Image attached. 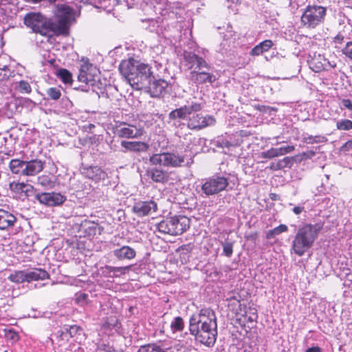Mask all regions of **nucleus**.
<instances>
[{"label":"nucleus","mask_w":352,"mask_h":352,"mask_svg":"<svg viewBox=\"0 0 352 352\" xmlns=\"http://www.w3.org/2000/svg\"><path fill=\"white\" fill-rule=\"evenodd\" d=\"M189 331L195 340L208 347L213 346L217 336V322L214 311L209 308L201 309L192 314L189 320Z\"/></svg>","instance_id":"obj_1"},{"label":"nucleus","mask_w":352,"mask_h":352,"mask_svg":"<svg viewBox=\"0 0 352 352\" xmlns=\"http://www.w3.org/2000/svg\"><path fill=\"white\" fill-rule=\"evenodd\" d=\"M121 75L134 89L142 90L153 78L152 67L133 58L123 60L119 67Z\"/></svg>","instance_id":"obj_2"},{"label":"nucleus","mask_w":352,"mask_h":352,"mask_svg":"<svg viewBox=\"0 0 352 352\" xmlns=\"http://www.w3.org/2000/svg\"><path fill=\"white\" fill-rule=\"evenodd\" d=\"M323 228L322 223H307L299 228L292 241L291 251L302 256L314 245Z\"/></svg>","instance_id":"obj_3"},{"label":"nucleus","mask_w":352,"mask_h":352,"mask_svg":"<svg viewBox=\"0 0 352 352\" xmlns=\"http://www.w3.org/2000/svg\"><path fill=\"white\" fill-rule=\"evenodd\" d=\"M190 220L184 215L174 216L166 218L156 224L157 230L170 235H179L190 227Z\"/></svg>","instance_id":"obj_4"},{"label":"nucleus","mask_w":352,"mask_h":352,"mask_svg":"<svg viewBox=\"0 0 352 352\" xmlns=\"http://www.w3.org/2000/svg\"><path fill=\"white\" fill-rule=\"evenodd\" d=\"M23 22L36 34H39L47 38H50L54 35L52 21L47 20L39 12L28 13L24 16Z\"/></svg>","instance_id":"obj_5"},{"label":"nucleus","mask_w":352,"mask_h":352,"mask_svg":"<svg viewBox=\"0 0 352 352\" xmlns=\"http://www.w3.org/2000/svg\"><path fill=\"white\" fill-rule=\"evenodd\" d=\"M73 17V10L66 5H58L56 20L52 21L54 34L65 35L68 32L69 23Z\"/></svg>","instance_id":"obj_6"},{"label":"nucleus","mask_w":352,"mask_h":352,"mask_svg":"<svg viewBox=\"0 0 352 352\" xmlns=\"http://www.w3.org/2000/svg\"><path fill=\"white\" fill-rule=\"evenodd\" d=\"M326 15V8L320 6H309L301 16L302 23L309 28H314L321 24Z\"/></svg>","instance_id":"obj_7"},{"label":"nucleus","mask_w":352,"mask_h":352,"mask_svg":"<svg viewBox=\"0 0 352 352\" xmlns=\"http://www.w3.org/2000/svg\"><path fill=\"white\" fill-rule=\"evenodd\" d=\"M228 184L227 177L217 174L203 180L201 189L206 196L209 197L225 190Z\"/></svg>","instance_id":"obj_8"},{"label":"nucleus","mask_w":352,"mask_h":352,"mask_svg":"<svg viewBox=\"0 0 352 352\" xmlns=\"http://www.w3.org/2000/svg\"><path fill=\"white\" fill-rule=\"evenodd\" d=\"M203 105L198 102H192L190 105H184L173 110L168 114L169 123L177 126L181 124L177 119L185 120L192 113H196L202 109Z\"/></svg>","instance_id":"obj_9"},{"label":"nucleus","mask_w":352,"mask_h":352,"mask_svg":"<svg viewBox=\"0 0 352 352\" xmlns=\"http://www.w3.org/2000/svg\"><path fill=\"white\" fill-rule=\"evenodd\" d=\"M216 120L212 116H203L201 113H192L188 116L187 127L193 131H199L215 124Z\"/></svg>","instance_id":"obj_10"},{"label":"nucleus","mask_w":352,"mask_h":352,"mask_svg":"<svg viewBox=\"0 0 352 352\" xmlns=\"http://www.w3.org/2000/svg\"><path fill=\"white\" fill-rule=\"evenodd\" d=\"M35 199L40 204L50 207L60 206L66 201L65 195L56 192L37 193Z\"/></svg>","instance_id":"obj_11"},{"label":"nucleus","mask_w":352,"mask_h":352,"mask_svg":"<svg viewBox=\"0 0 352 352\" xmlns=\"http://www.w3.org/2000/svg\"><path fill=\"white\" fill-rule=\"evenodd\" d=\"M184 58L188 65V69H191V72H197V71L203 69L210 70V69L209 64L205 59L193 52H184Z\"/></svg>","instance_id":"obj_12"},{"label":"nucleus","mask_w":352,"mask_h":352,"mask_svg":"<svg viewBox=\"0 0 352 352\" xmlns=\"http://www.w3.org/2000/svg\"><path fill=\"white\" fill-rule=\"evenodd\" d=\"M116 134L122 138H137L142 136L144 133V129L141 127H137L132 124L121 123L117 126Z\"/></svg>","instance_id":"obj_13"},{"label":"nucleus","mask_w":352,"mask_h":352,"mask_svg":"<svg viewBox=\"0 0 352 352\" xmlns=\"http://www.w3.org/2000/svg\"><path fill=\"white\" fill-rule=\"evenodd\" d=\"M168 86V82L163 79H149L148 85L144 87L142 90L148 92L152 97H159L165 91Z\"/></svg>","instance_id":"obj_14"},{"label":"nucleus","mask_w":352,"mask_h":352,"mask_svg":"<svg viewBox=\"0 0 352 352\" xmlns=\"http://www.w3.org/2000/svg\"><path fill=\"white\" fill-rule=\"evenodd\" d=\"M157 205L154 201H138L133 206V212L138 217H144L155 212Z\"/></svg>","instance_id":"obj_15"},{"label":"nucleus","mask_w":352,"mask_h":352,"mask_svg":"<svg viewBox=\"0 0 352 352\" xmlns=\"http://www.w3.org/2000/svg\"><path fill=\"white\" fill-rule=\"evenodd\" d=\"M189 76L190 79L197 84H212L217 79L215 76L207 69L197 71V72H190Z\"/></svg>","instance_id":"obj_16"},{"label":"nucleus","mask_w":352,"mask_h":352,"mask_svg":"<svg viewBox=\"0 0 352 352\" xmlns=\"http://www.w3.org/2000/svg\"><path fill=\"white\" fill-rule=\"evenodd\" d=\"M295 147L294 146H282L280 148H271L266 151L261 153V157L267 159H272L274 157L284 155L287 153H292L294 151Z\"/></svg>","instance_id":"obj_17"},{"label":"nucleus","mask_w":352,"mask_h":352,"mask_svg":"<svg viewBox=\"0 0 352 352\" xmlns=\"http://www.w3.org/2000/svg\"><path fill=\"white\" fill-rule=\"evenodd\" d=\"M121 146L126 151H132L135 153H144L146 152L149 148L147 143L144 142H130V141H122Z\"/></svg>","instance_id":"obj_18"},{"label":"nucleus","mask_w":352,"mask_h":352,"mask_svg":"<svg viewBox=\"0 0 352 352\" xmlns=\"http://www.w3.org/2000/svg\"><path fill=\"white\" fill-rule=\"evenodd\" d=\"M112 254L119 261L131 260L136 255L135 250L128 245L113 250Z\"/></svg>","instance_id":"obj_19"},{"label":"nucleus","mask_w":352,"mask_h":352,"mask_svg":"<svg viewBox=\"0 0 352 352\" xmlns=\"http://www.w3.org/2000/svg\"><path fill=\"white\" fill-rule=\"evenodd\" d=\"M43 169V163L38 160H34L25 162V167L23 170V175L33 176Z\"/></svg>","instance_id":"obj_20"},{"label":"nucleus","mask_w":352,"mask_h":352,"mask_svg":"<svg viewBox=\"0 0 352 352\" xmlns=\"http://www.w3.org/2000/svg\"><path fill=\"white\" fill-rule=\"evenodd\" d=\"M16 221V217L12 213L0 209V230L12 228Z\"/></svg>","instance_id":"obj_21"},{"label":"nucleus","mask_w":352,"mask_h":352,"mask_svg":"<svg viewBox=\"0 0 352 352\" xmlns=\"http://www.w3.org/2000/svg\"><path fill=\"white\" fill-rule=\"evenodd\" d=\"M127 268V267H112L109 265H104L100 268L99 272L104 277L114 278L124 274Z\"/></svg>","instance_id":"obj_22"},{"label":"nucleus","mask_w":352,"mask_h":352,"mask_svg":"<svg viewBox=\"0 0 352 352\" xmlns=\"http://www.w3.org/2000/svg\"><path fill=\"white\" fill-rule=\"evenodd\" d=\"M146 175L154 182L157 183H166L168 178L166 171L157 168H148L146 170Z\"/></svg>","instance_id":"obj_23"},{"label":"nucleus","mask_w":352,"mask_h":352,"mask_svg":"<svg viewBox=\"0 0 352 352\" xmlns=\"http://www.w3.org/2000/svg\"><path fill=\"white\" fill-rule=\"evenodd\" d=\"M83 174L87 177L96 181L104 180L107 177L106 172L97 166L85 168Z\"/></svg>","instance_id":"obj_24"},{"label":"nucleus","mask_w":352,"mask_h":352,"mask_svg":"<svg viewBox=\"0 0 352 352\" xmlns=\"http://www.w3.org/2000/svg\"><path fill=\"white\" fill-rule=\"evenodd\" d=\"M164 166L179 167L185 162V157L183 155H178L171 153H164Z\"/></svg>","instance_id":"obj_25"},{"label":"nucleus","mask_w":352,"mask_h":352,"mask_svg":"<svg viewBox=\"0 0 352 352\" xmlns=\"http://www.w3.org/2000/svg\"><path fill=\"white\" fill-rule=\"evenodd\" d=\"M28 282L32 280H45L49 278L50 275L47 272L41 268H34L26 271Z\"/></svg>","instance_id":"obj_26"},{"label":"nucleus","mask_w":352,"mask_h":352,"mask_svg":"<svg viewBox=\"0 0 352 352\" xmlns=\"http://www.w3.org/2000/svg\"><path fill=\"white\" fill-rule=\"evenodd\" d=\"M10 188L12 191L16 193H25L27 196H28L29 192L32 191V190L34 189L32 186L25 184L23 182H12L10 184Z\"/></svg>","instance_id":"obj_27"},{"label":"nucleus","mask_w":352,"mask_h":352,"mask_svg":"<svg viewBox=\"0 0 352 352\" xmlns=\"http://www.w3.org/2000/svg\"><path fill=\"white\" fill-rule=\"evenodd\" d=\"M327 63H329L328 60L318 56V58H314L310 62V67L315 72H320L323 70H327Z\"/></svg>","instance_id":"obj_28"},{"label":"nucleus","mask_w":352,"mask_h":352,"mask_svg":"<svg viewBox=\"0 0 352 352\" xmlns=\"http://www.w3.org/2000/svg\"><path fill=\"white\" fill-rule=\"evenodd\" d=\"M273 45L271 40H265L256 45L250 52L252 56H259L263 52L268 51Z\"/></svg>","instance_id":"obj_29"},{"label":"nucleus","mask_w":352,"mask_h":352,"mask_svg":"<svg viewBox=\"0 0 352 352\" xmlns=\"http://www.w3.org/2000/svg\"><path fill=\"white\" fill-rule=\"evenodd\" d=\"M190 335V333H189L188 331H186L177 336L178 338L177 340L179 342V344H175L174 346V349L177 351V352L179 351V348L186 347V345L190 344L192 342Z\"/></svg>","instance_id":"obj_30"},{"label":"nucleus","mask_w":352,"mask_h":352,"mask_svg":"<svg viewBox=\"0 0 352 352\" xmlns=\"http://www.w3.org/2000/svg\"><path fill=\"white\" fill-rule=\"evenodd\" d=\"M25 165V161L14 159L10 161L9 167L12 173L23 175V170Z\"/></svg>","instance_id":"obj_31"},{"label":"nucleus","mask_w":352,"mask_h":352,"mask_svg":"<svg viewBox=\"0 0 352 352\" xmlns=\"http://www.w3.org/2000/svg\"><path fill=\"white\" fill-rule=\"evenodd\" d=\"M170 327L173 333L183 331L185 327L184 319L180 316L174 318L170 322Z\"/></svg>","instance_id":"obj_32"},{"label":"nucleus","mask_w":352,"mask_h":352,"mask_svg":"<svg viewBox=\"0 0 352 352\" xmlns=\"http://www.w3.org/2000/svg\"><path fill=\"white\" fill-rule=\"evenodd\" d=\"M8 279L12 282L16 283L28 282L26 271L15 272L14 274H12L8 276Z\"/></svg>","instance_id":"obj_33"},{"label":"nucleus","mask_w":352,"mask_h":352,"mask_svg":"<svg viewBox=\"0 0 352 352\" xmlns=\"http://www.w3.org/2000/svg\"><path fill=\"white\" fill-rule=\"evenodd\" d=\"M288 230L287 226L285 224H280L275 228L269 230L267 232L266 238L270 239L274 238L275 236L278 235L283 232H287Z\"/></svg>","instance_id":"obj_34"},{"label":"nucleus","mask_w":352,"mask_h":352,"mask_svg":"<svg viewBox=\"0 0 352 352\" xmlns=\"http://www.w3.org/2000/svg\"><path fill=\"white\" fill-rule=\"evenodd\" d=\"M15 89L21 94H30L32 88L30 83L25 80H20L16 83Z\"/></svg>","instance_id":"obj_35"},{"label":"nucleus","mask_w":352,"mask_h":352,"mask_svg":"<svg viewBox=\"0 0 352 352\" xmlns=\"http://www.w3.org/2000/svg\"><path fill=\"white\" fill-rule=\"evenodd\" d=\"M37 183L47 188H51L54 186V182L52 181V177L49 175H41L38 177Z\"/></svg>","instance_id":"obj_36"},{"label":"nucleus","mask_w":352,"mask_h":352,"mask_svg":"<svg viewBox=\"0 0 352 352\" xmlns=\"http://www.w3.org/2000/svg\"><path fill=\"white\" fill-rule=\"evenodd\" d=\"M303 141L307 144L324 143L327 141V138L323 135H307L303 137Z\"/></svg>","instance_id":"obj_37"},{"label":"nucleus","mask_w":352,"mask_h":352,"mask_svg":"<svg viewBox=\"0 0 352 352\" xmlns=\"http://www.w3.org/2000/svg\"><path fill=\"white\" fill-rule=\"evenodd\" d=\"M164 153L153 154L149 158V162L153 165H161L164 166Z\"/></svg>","instance_id":"obj_38"},{"label":"nucleus","mask_w":352,"mask_h":352,"mask_svg":"<svg viewBox=\"0 0 352 352\" xmlns=\"http://www.w3.org/2000/svg\"><path fill=\"white\" fill-rule=\"evenodd\" d=\"M161 349L157 344H148L141 346L138 352H160Z\"/></svg>","instance_id":"obj_39"},{"label":"nucleus","mask_w":352,"mask_h":352,"mask_svg":"<svg viewBox=\"0 0 352 352\" xmlns=\"http://www.w3.org/2000/svg\"><path fill=\"white\" fill-rule=\"evenodd\" d=\"M58 76L64 83H70L72 81V74L65 69H60L58 71Z\"/></svg>","instance_id":"obj_40"},{"label":"nucleus","mask_w":352,"mask_h":352,"mask_svg":"<svg viewBox=\"0 0 352 352\" xmlns=\"http://www.w3.org/2000/svg\"><path fill=\"white\" fill-rule=\"evenodd\" d=\"M80 329L76 325L65 326L64 330L62 331L61 335L67 337L68 335L70 338L74 337Z\"/></svg>","instance_id":"obj_41"},{"label":"nucleus","mask_w":352,"mask_h":352,"mask_svg":"<svg viewBox=\"0 0 352 352\" xmlns=\"http://www.w3.org/2000/svg\"><path fill=\"white\" fill-rule=\"evenodd\" d=\"M336 127L338 130L349 131L352 129V121L348 119L338 120L336 122Z\"/></svg>","instance_id":"obj_42"},{"label":"nucleus","mask_w":352,"mask_h":352,"mask_svg":"<svg viewBox=\"0 0 352 352\" xmlns=\"http://www.w3.org/2000/svg\"><path fill=\"white\" fill-rule=\"evenodd\" d=\"M47 95L49 99L57 100L61 96L60 89L57 87H50L46 90Z\"/></svg>","instance_id":"obj_43"},{"label":"nucleus","mask_w":352,"mask_h":352,"mask_svg":"<svg viewBox=\"0 0 352 352\" xmlns=\"http://www.w3.org/2000/svg\"><path fill=\"white\" fill-rule=\"evenodd\" d=\"M254 108L263 113L271 114L272 111H277L278 109L273 107L266 106V105H260L257 104L254 106Z\"/></svg>","instance_id":"obj_44"},{"label":"nucleus","mask_w":352,"mask_h":352,"mask_svg":"<svg viewBox=\"0 0 352 352\" xmlns=\"http://www.w3.org/2000/svg\"><path fill=\"white\" fill-rule=\"evenodd\" d=\"M222 246H223V251L224 254L228 257L231 256V255L232 254V252H233L232 243L226 241V242L222 243Z\"/></svg>","instance_id":"obj_45"},{"label":"nucleus","mask_w":352,"mask_h":352,"mask_svg":"<svg viewBox=\"0 0 352 352\" xmlns=\"http://www.w3.org/2000/svg\"><path fill=\"white\" fill-rule=\"evenodd\" d=\"M342 52L352 61V41L346 43L344 47L342 50Z\"/></svg>","instance_id":"obj_46"},{"label":"nucleus","mask_w":352,"mask_h":352,"mask_svg":"<svg viewBox=\"0 0 352 352\" xmlns=\"http://www.w3.org/2000/svg\"><path fill=\"white\" fill-rule=\"evenodd\" d=\"M277 162H278V166H280V168L283 169V168H285L287 167H288V168L291 167V166L292 164V160L289 157H284L283 159L279 160Z\"/></svg>","instance_id":"obj_47"},{"label":"nucleus","mask_w":352,"mask_h":352,"mask_svg":"<svg viewBox=\"0 0 352 352\" xmlns=\"http://www.w3.org/2000/svg\"><path fill=\"white\" fill-rule=\"evenodd\" d=\"M216 146L219 148H229L232 144L226 139L220 138L215 142Z\"/></svg>","instance_id":"obj_48"},{"label":"nucleus","mask_w":352,"mask_h":352,"mask_svg":"<svg viewBox=\"0 0 352 352\" xmlns=\"http://www.w3.org/2000/svg\"><path fill=\"white\" fill-rule=\"evenodd\" d=\"M78 79L80 82L88 84L87 72L84 69V67H82L80 69L79 74L78 76Z\"/></svg>","instance_id":"obj_49"},{"label":"nucleus","mask_w":352,"mask_h":352,"mask_svg":"<svg viewBox=\"0 0 352 352\" xmlns=\"http://www.w3.org/2000/svg\"><path fill=\"white\" fill-rule=\"evenodd\" d=\"M88 295L85 293H80L76 296V300L77 303L83 305L87 302Z\"/></svg>","instance_id":"obj_50"},{"label":"nucleus","mask_w":352,"mask_h":352,"mask_svg":"<svg viewBox=\"0 0 352 352\" xmlns=\"http://www.w3.org/2000/svg\"><path fill=\"white\" fill-rule=\"evenodd\" d=\"M98 349L104 352H115V349L112 346L106 344H100Z\"/></svg>","instance_id":"obj_51"},{"label":"nucleus","mask_w":352,"mask_h":352,"mask_svg":"<svg viewBox=\"0 0 352 352\" xmlns=\"http://www.w3.org/2000/svg\"><path fill=\"white\" fill-rule=\"evenodd\" d=\"M341 104L343 107L352 111V102L349 99L342 100Z\"/></svg>","instance_id":"obj_52"},{"label":"nucleus","mask_w":352,"mask_h":352,"mask_svg":"<svg viewBox=\"0 0 352 352\" xmlns=\"http://www.w3.org/2000/svg\"><path fill=\"white\" fill-rule=\"evenodd\" d=\"M352 150V140L346 142L342 147L341 151L349 152Z\"/></svg>","instance_id":"obj_53"},{"label":"nucleus","mask_w":352,"mask_h":352,"mask_svg":"<svg viewBox=\"0 0 352 352\" xmlns=\"http://www.w3.org/2000/svg\"><path fill=\"white\" fill-rule=\"evenodd\" d=\"M245 317L247 318V320L248 322H255L258 318V316H257V314L256 312H253L250 316H248L247 315L245 316Z\"/></svg>","instance_id":"obj_54"},{"label":"nucleus","mask_w":352,"mask_h":352,"mask_svg":"<svg viewBox=\"0 0 352 352\" xmlns=\"http://www.w3.org/2000/svg\"><path fill=\"white\" fill-rule=\"evenodd\" d=\"M304 210H305V208L303 206H295L292 209L293 212L294 214H300Z\"/></svg>","instance_id":"obj_55"},{"label":"nucleus","mask_w":352,"mask_h":352,"mask_svg":"<svg viewBox=\"0 0 352 352\" xmlns=\"http://www.w3.org/2000/svg\"><path fill=\"white\" fill-rule=\"evenodd\" d=\"M305 352H322V350L319 346H312L308 348Z\"/></svg>","instance_id":"obj_56"},{"label":"nucleus","mask_w":352,"mask_h":352,"mask_svg":"<svg viewBox=\"0 0 352 352\" xmlns=\"http://www.w3.org/2000/svg\"><path fill=\"white\" fill-rule=\"evenodd\" d=\"M270 169L272 170H280V166H278V162H272L270 166Z\"/></svg>","instance_id":"obj_57"},{"label":"nucleus","mask_w":352,"mask_h":352,"mask_svg":"<svg viewBox=\"0 0 352 352\" xmlns=\"http://www.w3.org/2000/svg\"><path fill=\"white\" fill-rule=\"evenodd\" d=\"M87 131L89 133H93V129L95 128V125L93 124H89L87 126H85Z\"/></svg>","instance_id":"obj_58"},{"label":"nucleus","mask_w":352,"mask_h":352,"mask_svg":"<svg viewBox=\"0 0 352 352\" xmlns=\"http://www.w3.org/2000/svg\"><path fill=\"white\" fill-rule=\"evenodd\" d=\"M87 79H88V84L87 85H89V84L93 85L94 84L93 82L94 81V80L93 79L92 76L90 74H89V73H87Z\"/></svg>","instance_id":"obj_59"},{"label":"nucleus","mask_w":352,"mask_h":352,"mask_svg":"<svg viewBox=\"0 0 352 352\" xmlns=\"http://www.w3.org/2000/svg\"><path fill=\"white\" fill-rule=\"evenodd\" d=\"M336 41H338V42H341L342 40H343V36H341V35H338L336 38H335Z\"/></svg>","instance_id":"obj_60"},{"label":"nucleus","mask_w":352,"mask_h":352,"mask_svg":"<svg viewBox=\"0 0 352 352\" xmlns=\"http://www.w3.org/2000/svg\"><path fill=\"white\" fill-rule=\"evenodd\" d=\"M179 351L178 352H190L189 350H187L186 347H184V348H179Z\"/></svg>","instance_id":"obj_61"},{"label":"nucleus","mask_w":352,"mask_h":352,"mask_svg":"<svg viewBox=\"0 0 352 352\" xmlns=\"http://www.w3.org/2000/svg\"><path fill=\"white\" fill-rule=\"evenodd\" d=\"M336 67V64H331L329 61V63H327V70L329 69V67L334 68Z\"/></svg>","instance_id":"obj_62"},{"label":"nucleus","mask_w":352,"mask_h":352,"mask_svg":"<svg viewBox=\"0 0 352 352\" xmlns=\"http://www.w3.org/2000/svg\"><path fill=\"white\" fill-rule=\"evenodd\" d=\"M17 338H18V335H17V334H16L15 333H13V335L11 336V338H12V340H16V339H17Z\"/></svg>","instance_id":"obj_63"},{"label":"nucleus","mask_w":352,"mask_h":352,"mask_svg":"<svg viewBox=\"0 0 352 352\" xmlns=\"http://www.w3.org/2000/svg\"><path fill=\"white\" fill-rule=\"evenodd\" d=\"M160 352H173L172 351H170V349H163L162 348L161 349V351Z\"/></svg>","instance_id":"obj_64"}]
</instances>
